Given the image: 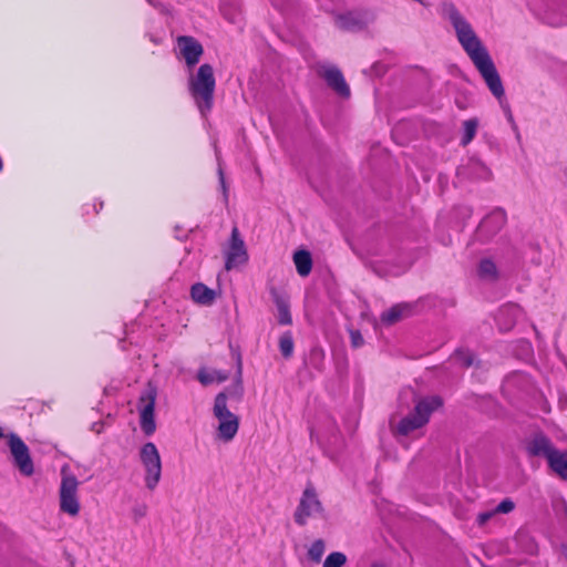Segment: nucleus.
<instances>
[{
  "instance_id": "423d86ee",
  "label": "nucleus",
  "mask_w": 567,
  "mask_h": 567,
  "mask_svg": "<svg viewBox=\"0 0 567 567\" xmlns=\"http://www.w3.org/2000/svg\"><path fill=\"white\" fill-rule=\"evenodd\" d=\"M157 396V386L151 381L142 391L140 402V424L145 435H152L156 430L155 423V402Z\"/></svg>"
},
{
  "instance_id": "39448f33",
  "label": "nucleus",
  "mask_w": 567,
  "mask_h": 567,
  "mask_svg": "<svg viewBox=\"0 0 567 567\" xmlns=\"http://www.w3.org/2000/svg\"><path fill=\"white\" fill-rule=\"evenodd\" d=\"M316 517L327 518V512L320 501L317 488L313 483L309 481L295 509L293 520L298 526L303 527L307 525L309 518Z\"/></svg>"
},
{
  "instance_id": "4be33fe9",
  "label": "nucleus",
  "mask_w": 567,
  "mask_h": 567,
  "mask_svg": "<svg viewBox=\"0 0 567 567\" xmlns=\"http://www.w3.org/2000/svg\"><path fill=\"white\" fill-rule=\"evenodd\" d=\"M477 271L482 279L496 280L498 278L496 265L489 258L480 261Z\"/></svg>"
},
{
  "instance_id": "cd10ccee",
  "label": "nucleus",
  "mask_w": 567,
  "mask_h": 567,
  "mask_svg": "<svg viewBox=\"0 0 567 567\" xmlns=\"http://www.w3.org/2000/svg\"><path fill=\"white\" fill-rule=\"evenodd\" d=\"M515 508V504L511 498H504L496 507L495 513L508 514Z\"/></svg>"
},
{
  "instance_id": "e433bc0d",
  "label": "nucleus",
  "mask_w": 567,
  "mask_h": 567,
  "mask_svg": "<svg viewBox=\"0 0 567 567\" xmlns=\"http://www.w3.org/2000/svg\"><path fill=\"white\" fill-rule=\"evenodd\" d=\"M561 553L567 561V544L561 545Z\"/></svg>"
},
{
  "instance_id": "412c9836",
  "label": "nucleus",
  "mask_w": 567,
  "mask_h": 567,
  "mask_svg": "<svg viewBox=\"0 0 567 567\" xmlns=\"http://www.w3.org/2000/svg\"><path fill=\"white\" fill-rule=\"evenodd\" d=\"M197 379L203 385H208L214 381L221 383L229 379V373L220 370H214L212 373H208L204 369H200Z\"/></svg>"
},
{
  "instance_id": "ddd939ff",
  "label": "nucleus",
  "mask_w": 567,
  "mask_h": 567,
  "mask_svg": "<svg viewBox=\"0 0 567 567\" xmlns=\"http://www.w3.org/2000/svg\"><path fill=\"white\" fill-rule=\"evenodd\" d=\"M373 20L369 11H350L338 17L339 27L346 31H360Z\"/></svg>"
},
{
  "instance_id": "a878e982",
  "label": "nucleus",
  "mask_w": 567,
  "mask_h": 567,
  "mask_svg": "<svg viewBox=\"0 0 567 567\" xmlns=\"http://www.w3.org/2000/svg\"><path fill=\"white\" fill-rule=\"evenodd\" d=\"M454 358L463 368H470L475 362V355L470 350L457 349L454 352Z\"/></svg>"
},
{
  "instance_id": "f704fd0d",
  "label": "nucleus",
  "mask_w": 567,
  "mask_h": 567,
  "mask_svg": "<svg viewBox=\"0 0 567 567\" xmlns=\"http://www.w3.org/2000/svg\"><path fill=\"white\" fill-rule=\"evenodd\" d=\"M472 165L475 167H480L484 173L486 172L485 166L483 164H481L480 162H472Z\"/></svg>"
},
{
  "instance_id": "4c0bfd02",
  "label": "nucleus",
  "mask_w": 567,
  "mask_h": 567,
  "mask_svg": "<svg viewBox=\"0 0 567 567\" xmlns=\"http://www.w3.org/2000/svg\"><path fill=\"white\" fill-rule=\"evenodd\" d=\"M465 169H466L465 167L460 168V169H458V174H464V171H465Z\"/></svg>"
},
{
  "instance_id": "f03ea898",
  "label": "nucleus",
  "mask_w": 567,
  "mask_h": 567,
  "mask_svg": "<svg viewBox=\"0 0 567 567\" xmlns=\"http://www.w3.org/2000/svg\"><path fill=\"white\" fill-rule=\"evenodd\" d=\"M231 350L236 359V375L234 382L215 396L213 406V414L219 421L218 437L225 442L233 440L239 429V417L228 410L227 400L240 402L244 396L241 354L238 350Z\"/></svg>"
},
{
  "instance_id": "a211bd4d",
  "label": "nucleus",
  "mask_w": 567,
  "mask_h": 567,
  "mask_svg": "<svg viewBox=\"0 0 567 567\" xmlns=\"http://www.w3.org/2000/svg\"><path fill=\"white\" fill-rule=\"evenodd\" d=\"M190 296L196 303L209 306L215 301V290L202 282L194 284L190 288Z\"/></svg>"
},
{
  "instance_id": "0eeeda50",
  "label": "nucleus",
  "mask_w": 567,
  "mask_h": 567,
  "mask_svg": "<svg viewBox=\"0 0 567 567\" xmlns=\"http://www.w3.org/2000/svg\"><path fill=\"white\" fill-rule=\"evenodd\" d=\"M140 458L145 468V485L153 491L162 476V461L154 443H145L140 451Z\"/></svg>"
},
{
  "instance_id": "2f4dec72",
  "label": "nucleus",
  "mask_w": 567,
  "mask_h": 567,
  "mask_svg": "<svg viewBox=\"0 0 567 567\" xmlns=\"http://www.w3.org/2000/svg\"><path fill=\"white\" fill-rule=\"evenodd\" d=\"M146 512H147L146 505H140V506L134 507V509H133L134 518L138 519L141 517H144L146 515Z\"/></svg>"
},
{
  "instance_id": "473e14b6",
  "label": "nucleus",
  "mask_w": 567,
  "mask_h": 567,
  "mask_svg": "<svg viewBox=\"0 0 567 567\" xmlns=\"http://www.w3.org/2000/svg\"><path fill=\"white\" fill-rule=\"evenodd\" d=\"M504 111H505V113L507 115L508 121L512 123L513 127L516 128V124L514 122V117H513V114H512V111H511L509 106L508 105L504 106Z\"/></svg>"
},
{
  "instance_id": "6ab92c4d",
  "label": "nucleus",
  "mask_w": 567,
  "mask_h": 567,
  "mask_svg": "<svg viewBox=\"0 0 567 567\" xmlns=\"http://www.w3.org/2000/svg\"><path fill=\"white\" fill-rule=\"evenodd\" d=\"M293 262L296 265V269L299 276L307 277L311 272L312 269V256L307 249H298L293 254Z\"/></svg>"
},
{
  "instance_id": "f257e3e1",
  "label": "nucleus",
  "mask_w": 567,
  "mask_h": 567,
  "mask_svg": "<svg viewBox=\"0 0 567 567\" xmlns=\"http://www.w3.org/2000/svg\"><path fill=\"white\" fill-rule=\"evenodd\" d=\"M446 12L455 29L458 42L471 58L492 94L501 100L505 94L504 86L487 49L454 4L450 3Z\"/></svg>"
},
{
  "instance_id": "7ed1b4c3",
  "label": "nucleus",
  "mask_w": 567,
  "mask_h": 567,
  "mask_svg": "<svg viewBox=\"0 0 567 567\" xmlns=\"http://www.w3.org/2000/svg\"><path fill=\"white\" fill-rule=\"evenodd\" d=\"M413 402L415 403L413 411L399 421L394 430L395 434L408 436L412 432L422 429L430 422L431 415L444 404L440 395L419 398L414 394Z\"/></svg>"
},
{
  "instance_id": "dca6fc26",
  "label": "nucleus",
  "mask_w": 567,
  "mask_h": 567,
  "mask_svg": "<svg viewBox=\"0 0 567 567\" xmlns=\"http://www.w3.org/2000/svg\"><path fill=\"white\" fill-rule=\"evenodd\" d=\"M270 296L278 310V323L288 326L292 323L288 298L277 288H270Z\"/></svg>"
},
{
  "instance_id": "bb28decb",
  "label": "nucleus",
  "mask_w": 567,
  "mask_h": 567,
  "mask_svg": "<svg viewBox=\"0 0 567 567\" xmlns=\"http://www.w3.org/2000/svg\"><path fill=\"white\" fill-rule=\"evenodd\" d=\"M347 563V556L341 551L329 554L323 563V567H343Z\"/></svg>"
},
{
  "instance_id": "f8f14e48",
  "label": "nucleus",
  "mask_w": 567,
  "mask_h": 567,
  "mask_svg": "<svg viewBox=\"0 0 567 567\" xmlns=\"http://www.w3.org/2000/svg\"><path fill=\"white\" fill-rule=\"evenodd\" d=\"M177 43L188 68L199 62L204 48L198 40L190 35H181L177 39Z\"/></svg>"
},
{
  "instance_id": "4468645a",
  "label": "nucleus",
  "mask_w": 567,
  "mask_h": 567,
  "mask_svg": "<svg viewBox=\"0 0 567 567\" xmlns=\"http://www.w3.org/2000/svg\"><path fill=\"white\" fill-rule=\"evenodd\" d=\"M525 450L532 457L543 456L547 461L549 455L557 449L553 445L551 441L543 432L536 433L529 441H527Z\"/></svg>"
},
{
  "instance_id": "aec40b11",
  "label": "nucleus",
  "mask_w": 567,
  "mask_h": 567,
  "mask_svg": "<svg viewBox=\"0 0 567 567\" xmlns=\"http://www.w3.org/2000/svg\"><path fill=\"white\" fill-rule=\"evenodd\" d=\"M548 466L560 478L567 481V452L557 449L549 455Z\"/></svg>"
},
{
  "instance_id": "b1692460",
  "label": "nucleus",
  "mask_w": 567,
  "mask_h": 567,
  "mask_svg": "<svg viewBox=\"0 0 567 567\" xmlns=\"http://www.w3.org/2000/svg\"><path fill=\"white\" fill-rule=\"evenodd\" d=\"M279 349L285 359H289L293 353V339L290 331L285 332L279 339Z\"/></svg>"
},
{
  "instance_id": "9b49d317",
  "label": "nucleus",
  "mask_w": 567,
  "mask_h": 567,
  "mask_svg": "<svg viewBox=\"0 0 567 567\" xmlns=\"http://www.w3.org/2000/svg\"><path fill=\"white\" fill-rule=\"evenodd\" d=\"M506 224V213L502 208L494 209L487 215L480 224L477 228L478 236H483L484 239H489L496 235Z\"/></svg>"
},
{
  "instance_id": "2eb2a0df",
  "label": "nucleus",
  "mask_w": 567,
  "mask_h": 567,
  "mask_svg": "<svg viewBox=\"0 0 567 567\" xmlns=\"http://www.w3.org/2000/svg\"><path fill=\"white\" fill-rule=\"evenodd\" d=\"M321 76L324 79L327 85L341 97L348 99L350 96V87L340 69L337 66H329L323 71Z\"/></svg>"
},
{
  "instance_id": "c9c22d12",
  "label": "nucleus",
  "mask_w": 567,
  "mask_h": 567,
  "mask_svg": "<svg viewBox=\"0 0 567 567\" xmlns=\"http://www.w3.org/2000/svg\"><path fill=\"white\" fill-rule=\"evenodd\" d=\"M373 68H374L375 72H377L378 74H382V73H384V70H383V68H382L381 65L375 64Z\"/></svg>"
},
{
  "instance_id": "58836bf2",
  "label": "nucleus",
  "mask_w": 567,
  "mask_h": 567,
  "mask_svg": "<svg viewBox=\"0 0 567 567\" xmlns=\"http://www.w3.org/2000/svg\"><path fill=\"white\" fill-rule=\"evenodd\" d=\"M2 437H3V431H2V429L0 427V439H2Z\"/></svg>"
},
{
  "instance_id": "7c9ffc66",
  "label": "nucleus",
  "mask_w": 567,
  "mask_h": 567,
  "mask_svg": "<svg viewBox=\"0 0 567 567\" xmlns=\"http://www.w3.org/2000/svg\"><path fill=\"white\" fill-rule=\"evenodd\" d=\"M494 514H496L495 511L480 513L476 519L477 524L480 526L485 525L494 516Z\"/></svg>"
},
{
  "instance_id": "f3484780",
  "label": "nucleus",
  "mask_w": 567,
  "mask_h": 567,
  "mask_svg": "<svg viewBox=\"0 0 567 567\" xmlns=\"http://www.w3.org/2000/svg\"><path fill=\"white\" fill-rule=\"evenodd\" d=\"M412 312V306L409 303H398L392 306L381 315V322L385 326H392L401 319L409 317Z\"/></svg>"
},
{
  "instance_id": "c85d7f7f",
  "label": "nucleus",
  "mask_w": 567,
  "mask_h": 567,
  "mask_svg": "<svg viewBox=\"0 0 567 567\" xmlns=\"http://www.w3.org/2000/svg\"><path fill=\"white\" fill-rule=\"evenodd\" d=\"M350 338L353 348H359L364 343L363 337L359 330H351Z\"/></svg>"
},
{
  "instance_id": "20e7f679",
  "label": "nucleus",
  "mask_w": 567,
  "mask_h": 567,
  "mask_svg": "<svg viewBox=\"0 0 567 567\" xmlns=\"http://www.w3.org/2000/svg\"><path fill=\"white\" fill-rule=\"evenodd\" d=\"M216 80L210 64H202L189 80V92L204 114L213 107Z\"/></svg>"
},
{
  "instance_id": "c756f323",
  "label": "nucleus",
  "mask_w": 567,
  "mask_h": 567,
  "mask_svg": "<svg viewBox=\"0 0 567 567\" xmlns=\"http://www.w3.org/2000/svg\"><path fill=\"white\" fill-rule=\"evenodd\" d=\"M218 177H219L220 188L224 194V199H225V202H227L228 200L227 185H226V181H225L224 171L220 166L218 168Z\"/></svg>"
},
{
  "instance_id": "9d476101",
  "label": "nucleus",
  "mask_w": 567,
  "mask_h": 567,
  "mask_svg": "<svg viewBox=\"0 0 567 567\" xmlns=\"http://www.w3.org/2000/svg\"><path fill=\"white\" fill-rule=\"evenodd\" d=\"M248 260V254L245 247V243L240 237L237 227H234L230 235V247L226 255L225 268L230 270L238 265L246 264Z\"/></svg>"
},
{
  "instance_id": "1a4fd4ad",
  "label": "nucleus",
  "mask_w": 567,
  "mask_h": 567,
  "mask_svg": "<svg viewBox=\"0 0 567 567\" xmlns=\"http://www.w3.org/2000/svg\"><path fill=\"white\" fill-rule=\"evenodd\" d=\"M9 446L14 464L20 473L25 476H31L34 472V466L27 444L20 436L12 433L10 434Z\"/></svg>"
},
{
  "instance_id": "72a5a7b5",
  "label": "nucleus",
  "mask_w": 567,
  "mask_h": 567,
  "mask_svg": "<svg viewBox=\"0 0 567 567\" xmlns=\"http://www.w3.org/2000/svg\"><path fill=\"white\" fill-rule=\"evenodd\" d=\"M147 2L150 4H152L153 7H155V8H158V9H163L164 8L163 3H161V2H155L154 0H147Z\"/></svg>"
},
{
  "instance_id": "393cba45",
  "label": "nucleus",
  "mask_w": 567,
  "mask_h": 567,
  "mask_svg": "<svg viewBox=\"0 0 567 567\" xmlns=\"http://www.w3.org/2000/svg\"><path fill=\"white\" fill-rule=\"evenodd\" d=\"M326 548L324 540L316 539L308 549V558L313 563H320Z\"/></svg>"
},
{
  "instance_id": "5701e85b",
  "label": "nucleus",
  "mask_w": 567,
  "mask_h": 567,
  "mask_svg": "<svg viewBox=\"0 0 567 567\" xmlns=\"http://www.w3.org/2000/svg\"><path fill=\"white\" fill-rule=\"evenodd\" d=\"M463 127H464V132H463V136L461 138V144L463 146H466L467 144H470L473 141V138L476 134V131L478 127V120L476 117L466 120L463 123Z\"/></svg>"
},
{
  "instance_id": "6e6552de",
  "label": "nucleus",
  "mask_w": 567,
  "mask_h": 567,
  "mask_svg": "<svg viewBox=\"0 0 567 567\" xmlns=\"http://www.w3.org/2000/svg\"><path fill=\"white\" fill-rule=\"evenodd\" d=\"M79 482L74 475L63 476L60 485V509L71 516L80 512V503L76 496Z\"/></svg>"
}]
</instances>
